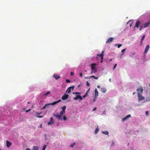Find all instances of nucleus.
<instances>
[{"instance_id":"b1692460","label":"nucleus","mask_w":150,"mask_h":150,"mask_svg":"<svg viewBox=\"0 0 150 150\" xmlns=\"http://www.w3.org/2000/svg\"><path fill=\"white\" fill-rule=\"evenodd\" d=\"M91 78H93L94 79H98V77H96L94 76L93 75H92V76H91Z\"/></svg>"},{"instance_id":"7c9ffc66","label":"nucleus","mask_w":150,"mask_h":150,"mask_svg":"<svg viewBox=\"0 0 150 150\" xmlns=\"http://www.w3.org/2000/svg\"><path fill=\"white\" fill-rule=\"evenodd\" d=\"M79 99L80 100H82V98L81 96L79 95Z\"/></svg>"},{"instance_id":"f3484780","label":"nucleus","mask_w":150,"mask_h":150,"mask_svg":"<svg viewBox=\"0 0 150 150\" xmlns=\"http://www.w3.org/2000/svg\"><path fill=\"white\" fill-rule=\"evenodd\" d=\"M101 91L103 93H105L106 92V90L105 88H101Z\"/></svg>"},{"instance_id":"c9c22d12","label":"nucleus","mask_w":150,"mask_h":150,"mask_svg":"<svg viewBox=\"0 0 150 150\" xmlns=\"http://www.w3.org/2000/svg\"><path fill=\"white\" fill-rule=\"evenodd\" d=\"M50 121L54 122V121L53 120V118L52 117H51L50 118Z\"/></svg>"},{"instance_id":"e2e57ef3","label":"nucleus","mask_w":150,"mask_h":150,"mask_svg":"<svg viewBox=\"0 0 150 150\" xmlns=\"http://www.w3.org/2000/svg\"><path fill=\"white\" fill-rule=\"evenodd\" d=\"M85 71L86 72V70H85Z\"/></svg>"},{"instance_id":"c756f323","label":"nucleus","mask_w":150,"mask_h":150,"mask_svg":"<svg viewBox=\"0 0 150 150\" xmlns=\"http://www.w3.org/2000/svg\"><path fill=\"white\" fill-rule=\"evenodd\" d=\"M66 82L67 83H70L71 82L68 79H66Z\"/></svg>"},{"instance_id":"412c9836","label":"nucleus","mask_w":150,"mask_h":150,"mask_svg":"<svg viewBox=\"0 0 150 150\" xmlns=\"http://www.w3.org/2000/svg\"><path fill=\"white\" fill-rule=\"evenodd\" d=\"M66 106H64L61 108L62 109V110L64 111H65V110L66 109Z\"/></svg>"},{"instance_id":"69168bd1","label":"nucleus","mask_w":150,"mask_h":150,"mask_svg":"<svg viewBox=\"0 0 150 150\" xmlns=\"http://www.w3.org/2000/svg\"><path fill=\"white\" fill-rule=\"evenodd\" d=\"M30 103L29 102H28V103Z\"/></svg>"},{"instance_id":"423d86ee","label":"nucleus","mask_w":150,"mask_h":150,"mask_svg":"<svg viewBox=\"0 0 150 150\" xmlns=\"http://www.w3.org/2000/svg\"><path fill=\"white\" fill-rule=\"evenodd\" d=\"M140 24L141 23L140 21H137L136 23L134 28H138L139 26L140 25Z\"/></svg>"},{"instance_id":"4d7b16f0","label":"nucleus","mask_w":150,"mask_h":150,"mask_svg":"<svg viewBox=\"0 0 150 150\" xmlns=\"http://www.w3.org/2000/svg\"><path fill=\"white\" fill-rule=\"evenodd\" d=\"M26 150H31L29 148H27L26 149Z\"/></svg>"},{"instance_id":"f03ea898","label":"nucleus","mask_w":150,"mask_h":150,"mask_svg":"<svg viewBox=\"0 0 150 150\" xmlns=\"http://www.w3.org/2000/svg\"><path fill=\"white\" fill-rule=\"evenodd\" d=\"M137 91H138V94L139 93V94H141L143 91V88L141 86L139 87L137 89Z\"/></svg>"},{"instance_id":"a878e982","label":"nucleus","mask_w":150,"mask_h":150,"mask_svg":"<svg viewBox=\"0 0 150 150\" xmlns=\"http://www.w3.org/2000/svg\"><path fill=\"white\" fill-rule=\"evenodd\" d=\"M143 28H144V27L143 25H142L141 26H140L139 27V31L142 30Z\"/></svg>"},{"instance_id":"cd10ccee","label":"nucleus","mask_w":150,"mask_h":150,"mask_svg":"<svg viewBox=\"0 0 150 150\" xmlns=\"http://www.w3.org/2000/svg\"><path fill=\"white\" fill-rule=\"evenodd\" d=\"M53 123H54V122H51L50 121L48 123V124L49 125H52Z\"/></svg>"},{"instance_id":"a18cd8bd","label":"nucleus","mask_w":150,"mask_h":150,"mask_svg":"<svg viewBox=\"0 0 150 150\" xmlns=\"http://www.w3.org/2000/svg\"><path fill=\"white\" fill-rule=\"evenodd\" d=\"M75 94H81V93L79 92H76L75 93Z\"/></svg>"},{"instance_id":"f257e3e1","label":"nucleus","mask_w":150,"mask_h":150,"mask_svg":"<svg viewBox=\"0 0 150 150\" xmlns=\"http://www.w3.org/2000/svg\"><path fill=\"white\" fill-rule=\"evenodd\" d=\"M96 65V64H91V74H92L93 73H95L97 72L96 69L95 67Z\"/></svg>"},{"instance_id":"393cba45","label":"nucleus","mask_w":150,"mask_h":150,"mask_svg":"<svg viewBox=\"0 0 150 150\" xmlns=\"http://www.w3.org/2000/svg\"><path fill=\"white\" fill-rule=\"evenodd\" d=\"M79 95L76 96V97L74 98V99L75 100H76L79 99Z\"/></svg>"},{"instance_id":"473e14b6","label":"nucleus","mask_w":150,"mask_h":150,"mask_svg":"<svg viewBox=\"0 0 150 150\" xmlns=\"http://www.w3.org/2000/svg\"><path fill=\"white\" fill-rule=\"evenodd\" d=\"M122 46V44H119L118 45L117 47L118 48H120Z\"/></svg>"},{"instance_id":"58836bf2","label":"nucleus","mask_w":150,"mask_h":150,"mask_svg":"<svg viewBox=\"0 0 150 150\" xmlns=\"http://www.w3.org/2000/svg\"><path fill=\"white\" fill-rule=\"evenodd\" d=\"M90 90V88H89L88 89V90L86 91V93L88 95V93Z\"/></svg>"},{"instance_id":"5701e85b","label":"nucleus","mask_w":150,"mask_h":150,"mask_svg":"<svg viewBox=\"0 0 150 150\" xmlns=\"http://www.w3.org/2000/svg\"><path fill=\"white\" fill-rule=\"evenodd\" d=\"M71 89L69 88V87L67 89V92L68 93H70L71 92Z\"/></svg>"},{"instance_id":"9b49d317","label":"nucleus","mask_w":150,"mask_h":150,"mask_svg":"<svg viewBox=\"0 0 150 150\" xmlns=\"http://www.w3.org/2000/svg\"><path fill=\"white\" fill-rule=\"evenodd\" d=\"M6 145L8 148L10 147L12 144V143L11 142H9L8 141H6Z\"/></svg>"},{"instance_id":"c85d7f7f","label":"nucleus","mask_w":150,"mask_h":150,"mask_svg":"<svg viewBox=\"0 0 150 150\" xmlns=\"http://www.w3.org/2000/svg\"><path fill=\"white\" fill-rule=\"evenodd\" d=\"M50 93V92L48 91V92H47L46 93H45V94L44 95L47 96Z\"/></svg>"},{"instance_id":"6e6d98bb","label":"nucleus","mask_w":150,"mask_h":150,"mask_svg":"<svg viewBox=\"0 0 150 150\" xmlns=\"http://www.w3.org/2000/svg\"><path fill=\"white\" fill-rule=\"evenodd\" d=\"M97 87L98 88H100V86H99V85H98L97 86Z\"/></svg>"},{"instance_id":"4468645a","label":"nucleus","mask_w":150,"mask_h":150,"mask_svg":"<svg viewBox=\"0 0 150 150\" xmlns=\"http://www.w3.org/2000/svg\"><path fill=\"white\" fill-rule=\"evenodd\" d=\"M53 77L56 80L60 78V76L56 74H54L53 75Z\"/></svg>"},{"instance_id":"5fc2aeb1","label":"nucleus","mask_w":150,"mask_h":150,"mask_svg":"<svg viewBox=\"0 0 150 150\" xmlns=\"http://www.w3.org/2000/svg\"><path fill=\"white\" fill-rule=\"evenodd\" d=\"M30 109H29L28 110L26 111V112H28V111H30Z\"/></svg>"},{"instance_id":"1a4fd4ad","label":"nucleus","mask_w":150,"mask_h":150,"mask_svg":"<svg viewBox=\"0 0 150 150\" xmlns=\"http://www.w3.org/2000/svg\"><path fill=\"white\" fill-rule=\"evenodd\" d=\"M114 38L113 37H110L109 38L107 41L106 42V43H110V42L112 41L113 40Z\"/></svg>"},{"instance_id":"2eb2a0df","label":"nucleus","mask_w":150,"mask_h":150,"mask_svg":"<svg viewBox=\"0 0 150 150\" xmlns=\"http://www.w3.org/2000/svg\"><path fill=\"white\" fill-rule=\"evenodd\" d=\"M61 101V100H58L57 101H55L53 103H51V105H54L56 104H57V103H58L59 102H60Z\"/></svg>"},{"instance_id":"052dcab7","label":"nucleus","mask_w":150,"mask_h":150,"mask_svg":"<svg viewBox=\"0 0 150 150\" xmlns=\"http://www.w3.org/2000/svg\"><path fill=\"white\" fill-rule=\"evenodd\" d=\"M135 92H134L133 93V95H134L135 94Z\"/></svg>"},{"instance_id":"de8ad7c7","label":"nucleus","mask_w":150,"mask_h":150,"mask_svg":"<svg viewBox=\"0 0 150 150\" xmlns=\"http://www.w3.org/2000/svg\"><path fill=\"white\" fill-rule=\"evenodd\" d=\"M114 142H112V143L111 145V146H114Z\"/></svg>"},{"instance_id":"bf43d9fd","label":"nucleus","mask_w":150,"mask_h":150,"mask_svg":"<svg viewBox=\"0 0 150 150\" xmlns=\"http://www.w3.org/2000/svg\"><path fill=\"white\" fill-rule=\"evenodd\" d=\"M147 100L149 101L150 100L149 98H148V99H147Z\"/></svg>"},{"instance_id":"680f3d73","label":"nucleus","mask_w":150,"mask_h":150,"mask_svg":"<svg viewBox=\"0 0 150 150\" xmlns=\"http://www.w3.org/2000/svg\"><path fill=\"white\" fill-rule=\"evenodd\" d=\"M117 45V44H115V46H116V45Z\"/></svg>"},{"instance_id":"7ed1b4c3","label":"nucleus","mask_w":150,"mask_h":150,"mask_svg":"<svg viewBox=\"0 0 150 150\" xmlns=\"http://www.w3.org/2000/svg\"><path fill=\"white\" fill-rule=\"evenodd\" d=\"M104 53V51H102L100 54H98V56H100L101 57V63H102L103 62V54Z\"/></svg>"},{"instance_id":"aec40b11","label":"nucleus","mask_w":150,"mask_h":150,"mask_svg":"<svg viewBox=\"0 0 150 150\" xmlns=\"http://www.w3.org/2000/svg\"><path fill=\"white\" fill-rule=\"evenodd\" d=\"M99 130V128H96L95 129V131H94L95 134H96L98 133V132Z\"/></svg>"},{"instance_id":"37998d69","label":"nucleus","mask_w":150,"mask_h":150,"mask_svg":"<svg viewBox=\"0 0 150 150\" xmlns=\"http://www.w3.org/2000/svg\"><path fill=\"white\" fill-rule=\"evenodd\" d=\"M86 85L88 86H90L89 83L88 82V81L86 82Z\"/></svg>"},{"instance_id":"ea45409f","label":"nucleus","mask_w":150,"mask_h":150,"mask_svg":"<svg viewBox=\"0 0 150 150\" xmlns=\"http://www.w3.org/2000/svg\"><path fill=\"white\" fill-rule=\"evenodd\" d=\"M69 88H70L71 89V88H72V89L73 90H74V86H71V87H70Z\"/></svg>"},{"instance_id":"20e7f679","label":"nucleus","mask_w":150,"mask_h":150,"mask_svg":"<svg viewBox=\"0 0 150 150\" xmlns=\"http://www.w3.org/2000/svg\"><path fill=\"white\" fill-rule=\"evenodd\" d=\"M139 101L142 100L144 99L145 98L144 96H142L141 94H139V93L138 94Z\"/></svg>"},{"instance_id":"3c124183","label":"nucleus","mask_w":150,"mask_h":150,"mask_svg":"<svg viewBox=\"0 0 150 150\" xmlns=\"http://www.w3.org/2000/svg\"><path fill=\"white\" fill-rule=\"evenodd\" d=\"M146 114L147 115H148V111H146Z\"/></svg>"},{"instance_id":"c03bdc74","label":"nucleus","mask_w":150,"mask_h":150,"mask_svg":"<svg viewBox=\"0 0 150 150\" xmlns=\"http://www.w3.org/2000/svg\"><path fill=\"white\" fill-rule=\"evenodd\" d=\"M74 74V73L72 72H71L70 73V75L71 76H72Z\"/></svg>"},{"instance_id":"f8f14e48","label":"nucleus","mask_w":150,"mask_h":150,"mask_svg":"<svg viewBox=\"0 0 150 150\" xmlns=\"http://www.w3.org/2000/svg\"><path fill=\"white\" fill-rule=\"evenodd\" d=\"M98 95V92L97 89L96 88L95 90V97H97Z\"/></svg>"},{"instance_id":"79ce46f5","label":"nucleus","mask_w":150,"mask_h":150,"mask_svg":"<svg viewBox=\"0 0 150 150\" xmlns=\"http://www.w3.org/2000/svg\"><path fill=\"white\" fill-rule=\"evenodd\" d=\"M88 95L87 94L85 93V94L83 96V98H85Z\"/></svg>"},{"instance_id":"2f4dec72","label":"nucleus","mask_w":150,"mask_h":150,"mask_svg":"<svg viewBox=\"0 0 150 150\" xmlns=\"http://www.w3.org/2000/svg\"><path fill=\"white\" fill-rule=\"evenodd\" d=\"M36 117L38 118H42L43 117V116L36 115Z\"/></svg>"},{"instance_id":"6e6552de","label":"nucleus","mask_w":150,"mask_h":150,"mask_svg":"<svg viewBox=\"0 0 150 150\" xmlns=\"http://www.w3.org/2000/svg\"><path fill=\"white\" fill-rule=\"evenodd\" d=\"M54 116L56 117L59 120H62L61 116L60 115L54 114Z\"/></svg>"},{"instance_id":"e433bc0d","label":"nucleus","mask_w":150,"mask_h":150,"mask_svg":"<svg viewBox=\"0 0 150 150\" xmlns=\"http://www.w3.org/2000/svg\"><path fill=\"white\" fill-rule=\"evenodd\" d=\"M126 50V49H124L123 50H121V52H122V53H123V52H125Z\"/></svg>"},{"instance_id":"603ef678","label":"nucleus","mask_w":150,"mask_h":150,"mask_svg":"<svg viewBox=\"0 0 150 150\" xmlns=\"http://www.w3.org/2000/svg\"><path fill=\"white\" fill-rule=\"evenodd\" d=\"M96 97H95V98L93 100V102H95V101H96Z\"/></svg>"},{"instance_id":"49530a36","label":"nucleus","mask_w":150,"mask_h":150,"mask_svg":"<svg viewBox=\"0 0 150 150\" xmlns=\"http://www.w3.org/2000/svg\"><path fill=\"white\" fill-rule=\"evenodd\" d=\"M117 65V64H115L114 65V67H113V69H114L115 68V67H116Z\"/></svg>"},{"instance_id":"bb28decb","label":"nucleus","mask_w":150,"mask_h":150,"mask_svg":"<svg viewBox=\"0 0 150 150\" xmlns=\"http://www.w3.org/2000/svg\"><path fill=\"white\" fill-rule=\"evenodd\" d=\"M144 38H145V35H143L142 36V38L141 40V43L142 42V41L144 40Z\"/></svg>"},{"instance_id":"4be33fe9","label":"nucleus","mask_w":150,"mask_h":150,"mask_svg":"<svg viewBox=\"0 0 150 150\" xmlns=\"http://www.w3.org/2000/svg\"><path fill=\"white\" fill-rule=\"evenodd\" d=\"M65 111H62L60 113V115L62 116L65 113Z\"/></svg>"},{"instance_id":"ddd939ff","label":"nucleus","mask_w":150,"mask_h":150,"mask_svg":"<svg viewBox=\"0 0 150 150\" xmlns=\"http://www.w3.org/2000/svg\"><path fill=\"white\" fill-rule=\"evenodd\" d=\"M131 116L130 115H127L126 117L124 118L122 120L123 121H124L129 117H131Z\"/></svg>"},{"instance_id":"dca6fc26","label":"nucleus","mask_w":150,"mask_h":150,"mask_svg":"<svg viewBox=\"0 0 150 150\" xmlns=\"http://www.w3.org/2000/svg\"><path fill=\"white\" fill-rule=\"evenodd\" d=\"M51 103H48L46 104L42 108V109H44L45 108L47 107L48 106V105H51Z\"/></svg>"},{"instance_id":"4c0bfd02","label":"nucleus","mask_w":150,"mask_h":150,"mask_svg":"<svg viewBox=\"0 0 150 150\" xmlns=\"http://www.w3.org/2000/svg\"><path fill=\"white\" fill-rule=\"evenodd\" d=\"M63 119L64 120H66V117L65 116H64L63 117Z\"/></svg>"},{"instance_id":"864d4df0","label":"nucleus","mask_w":150,"mask_h":150,"mask_svg":"<svg viewBox=\"0 0 150 150\" xmlns=\"http://www.w3.org/2000/svg\"><path fill=\"white\" fill-rule=\"evenodd\" d=\"M36 113L37 114H38V115H39L40 114V113H41V112H40V113H38V112H36Z\"/></svg>"},{"instance_id":"39448f33","label":"nucleus","mask_w":150,"mask_h":150,"mask_svg":"<svg viewBox=\"0 0 150 150\" xmlns=\"http://www.w3.org/2000/svg\"><path fill=\"white\" fill-rule=\"evenodd\" d=\"M69 96L66 94H64L62 97V99L64 100L67 99L69 97Z\"/></svg>"},{"instance_id":"0eeeda50","label":"nucleus","mask_w":150,"mask_h":150,"mask_svg":"<svg viewBox=\"0 0 150 150\" xmlns=\"http://www.w3.org/2000/svg\"><path fill=\"white\" fill-rule=\"evenodd\" d=\"M149 45H147V46H146V47L145 48V51H144V55H145L147 53V52H148V50H149Z\"/></svg>"},{"instance_id":"a211bd4d","label":"nucleus","mask_w":150,"mask_h":150,"mask_svg":"<svg viewBox=\"0 0 150 150\" xmlns=\"http://www.w3.org/2000/svg\"><path fill=\"white\" fill-rule=\"evenodd\" d=\"M38 148L37 146H34L33 147V149L32 150H38Z\"/></svg>"},{"instance_id":"09e8293b","label":"nucleus","mask_w":150,"mask_h":150,"mask_svg":"<svg viewBox=\"0 0 150 150\" xmlns=\"http://www.w3.org/2000/svg\"><path fill=\"white\" fill-rule=\"evenodd\" d=\"M79 75L81 77H82V73H80L79 74Z\"/></svg>"},{"instance_id":"0e129e2a","label":"nucleus","mask_w":150,"mask_h":150,"mask_svg":"<svg viewBox=\"0 0 150 150\" xmlns=\"http://www.w3.org/2000/svg\"><path fill=\"white\" fill-rule=\"evenodd\" d=\"M80 85L78 86V87H79L80 86Z\"/></svg>"},{"instance_id":"f704fd0d","label":"nucleus","mask_w":150,"mask_h":150,"mask_svg":"<svg viewBox=\"0 0 150 150\" xmlns=\"http://www.w3.org/2000/svg\"><path fill=\"white\" fill-rule=\"evenodd\" d=\"M46 147V145H44L43 147L42 150H45Z\"/></svg>"},{"instance_id":"8fccbe9b","label":"nucleus","mask_w":150,"mask_h":150,"mask_svg":"<svg viewBox=\"0 0 150 150\" xmlns=\"http://www.w3.org/2000/svg\"><path fill=\"white\" fill-rule=\"evenodd\" d=\"M97 109V108L96 107L94 108V109H93V110L94 111L96 110Z\"/></svg>"},{"instance_id":"72a5a7b5","label":"nucleus","mask_w":150,"mask_h":150,"mask_svg":"<svg viewBox=\"0 0 150 150\" xmlns=\"http://www.w3.org/2000/svg\"><path fill=\"white\" fill-rule=\"evenodd\" d=\"M75 144V143H73L72 144H71L70 145V146L71 147H73V146Z\"/></svg>"},{"instance_id":"6ab92c4d","label":"nucleus","mask_w":150,"mask_h":150,"mask_svg":"<svg viewBox=\"0 0 150 150\" xmlns=\"http://www.w3.org/2000/svg\"><path fill=\"white\" fill-rule=\"evenodd\" d=\"M102 133L103 134H106V135H108L109 134L108 132V131H103L102 132Z\"/></svg>"},{"instance_id":"9d476101","label":"nucleus","mask_w":150,"mask_h":150,"mask_svg":"<svg viewBox=\"0 0 150 150\" xmlns=\"http://www.w3.org/2000/svg\"><path fill=\"white\" fill-rule=\"evenodd\" d=\"M150 25V21L148 23H146L143 25L144 28H145L147 27L149 25Z\"/></svg>"},{"instance_id":"13d9d810","label":"nucleus","mask_w":150,"mask_h":150,"mask_svg":"<svg viewBox=\"0 0 150 150\" xmlns=\"http://www.w3.org/2000/svg\"><path fill=\"white\" fill-rule=\"evenodd\" d=\"M42 124H41L40 125V127H41H41H42Z\"/></svg>"},{"instance_id":"a19ab883","label":"nucleus","mask_w":150,"mask_h":150,"mask_svg":"<svg viewBox=\"0 0 150 150\" xmlns=\"http://www.w3.org/2000/svg\"><path fill=\"white\" fill-rule=\"evenodd\" d=\"M91 77V76H87V77H85V78L87 79H90Z\"/></svg>"}]
</instances>
